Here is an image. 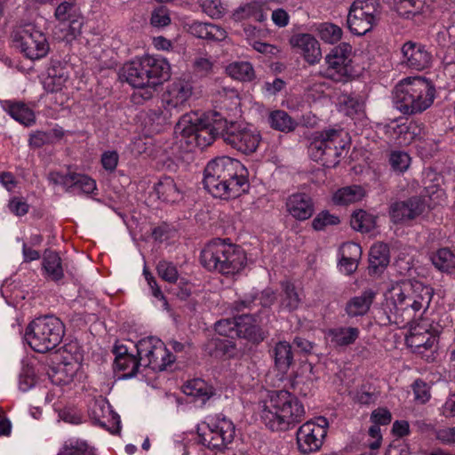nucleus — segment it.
Returning a JSON list of instances; mask_svg holds the SVG:
<instances>
[{"label":"nucleus","mask_w":455,"mask_h":455,"mask_svg":"<svg viewBox=\"0 0 455 455\" xmlns=\"http://www.w3.org/2000/svg\"><path fill=\"white\" fill-rule=\"evenodd\" d=\"M64 332V324L60 318L44 315L29 323L25 332V339L35 351L45 353L60 343Z\"/></svg>","instance_id":"8"},{"label":"nucleus","mask_w":455,"mask_h":455,"mask_svg":"<svg viewBox=\"0 0 455 455\" xmlns=\"http://www.w3.org/2000/svg\"><path fill=\"white\" fill-rule=\"evenodd\" d=\"M380 18L379 4L377 0H355L347 15V27L356 35L363 36L376 26Z\"/></svg>","instance_id":"12"},{"label":"nucleus","mask_w":455,"mask_h":455,"mask_svg":"<svg viewBox=\"0 0 455 455\" xmlns=\"http://www.w3.org/2000/svg\"><path fill=\"white\" fill-rule=\"evenodd\" d=\"M51 140V135L46 132L38 131L30 135L29 144L34 148H41Z\"/></svg>","instance_id":"62"},{"label":"nucleus","mask_w":455,"mask_h":455,"mask_svg":"<svg viewBox=\"0 0 455 455\" xmlns=\"http://www.w3.org/2000/svg\"><path fill=\"white\" fill-rule=\"evenodd\" d=\"M109 411V405L104 400L95 401L91 407V415L100 425L106 424L103 419Z\"/></svg>","instance_id":"52"},{"label":"nucleus","mask_w":455,"mask_h":455,"mask_svg":"<svg viewBox=\"0 0 455 455\" xmlns=\"http://www.w3.org/2000/svg\"><path fill=\"white\" fill-rule=\"evenodd\" d=\"M435 88L432 82L421 77H409L397 84L393 91L395 108L403 115L424 112L434 102Z\"/></svg>","instance_id":"4"},{"label":"nucleus","mask_w":455,"mask_h":455,"mask_svg":"<svg viewBox=\"0 0 455 455\" xmlns=\"http://www.w3.org/2000/svg\"><path fill=\"white\" fill-rule=\"evenodd\" d=\"M411 158L409 155L402 151H394L390 154L389 163L394 171L403 172L410 165Z\"/></svg>","instance_id":"50"},{"label":"nucleus","mask_w":455,"mask_h":455,"mask_svg":"<svg viewBox=\"0 0 455 455\" xmlns=\"http://www.w3.org/2000/svg\"><path fill=\"white\" fill-rule=\"evenodd\" d=\"M173 116L175 114L167 106L163 105L161 108L149 109L147 112V118L152 124H156V127L168 124Z\"/></svg>","instance_id":"46"},{"label":"nucleus","mask_w":455,"mask_h":455,"mask_svg":"<svg viewBox=\"0 0 455 455\" xmlns=\"http://www.w3.org/2000/svg\"><path fill=\"white\" fill-rule=\"evenodd\" d=\"M48 180L53 185L61 186L67 190L76 188L79 191L90 194L96 189V182L87 175L68 172L62 173L60 172H51Z\"/></svg>","instance_id":"20"},{"label":"nucleus","mask_w":455,"mask_h":455,"mask_svg":"<svg viewBox=\"0 0 455 455\" xmlns=\"http://www.w3.org/2000/svg\"><path fill=\"white\" fill-rule=\"evenodd\" d=\"M288 212L298 220L309 219L314 212L313 202L305 193H296L290 196L286 202Z\"/></svg>","instance_id":"24"},{"label":"nucleus","mask_w":455,"mask_h":455,"mask_svg":"<svg viewBox=\"0 0 455 455\" xmlns=\"http://www.w3.org/2000/svg\"><path fill=\"white\" fill-rule=\"evenodd\" d=\"M339 220L337 216L330 214L328 212H320L312 222V226L315 230H323L328 226L337 225Z\"/></svg>","instance_id":"51"},{"label":"nucleus","mask_w":455,"mask_h":455,"mask_svg":"<svg viewBox=\"0 0 455 455\" xmlns=\"http://www.w3.org/2000/svg\"><path fill=\"white\" fill-rule=\"evenodd\" d=\"M304 416L303 404L286 390L272 391L260 412L262 422L271 431H286L303 420Z\"/></svg>","instance_id":"3"},{"label":"nucleus","mask_w":455,"mask_h":455,"mask_svg":"<svg viewBox=\"0 0 455 455\" xmlns=\"http://www.w3.org/2000/svg\"><path fill=\"white\" fill-rule=\"evenodd\" d=\"M10 211L17 216L25 215L29 209L28 204L26 201L20 197H14L9 202Z\"/></svg>","instance_id":"58"},{"label":"nucleus","mask_w":455,"mask_h":455,"mask_svg":"<svg viewBox=\"0 0 455 455\" xmlns=\"http://www.w3.org/2000/svg\"><path fill=\"white\" fill-rule=\"evenodd\" d=\"M204 185L214 197L235 198L249 188L248 171L236 159L226 156H219L205 166Z\"/></svg>","instance_id":"1"},{"label":"nucleus","mask_w":455,"mask_h":455,"mask_svg":"<svg viewBox=\"0 0 455 455\" xmlns=\"http://www.w3.org/2000/svg\"><path fill=\"white\" fill-rule=\"evenodd\" d=\"M376 297V292L371 289L363 291L360 295L351 298L345 307V312L349 317L364 315L370 310Z\"/></svg>","instance_id":"26"},{"label":"nucleus","mask_w":455,"mask_h":455,"mask_svg":"<svg viewBox=\"0 0 455 455\" xmlns=\"http://www.w3.org/2000/svg\"><path fill=\"white\" fill-rule=\"evenodd\" d=\"M425 210V202L413 196L405 201L395 202L390 205L389 214L393 222L403 223L414 220Z\"/></svg>","instance_id":"21"},{"label":"nucleus","mask_w":455,"mask_h":455,"mask_svg":"<svg viewBox=\"0 0 455 455\" xmlns=\"http://www.w3.org/2000/svg\"><path fill=\"white\" fill-rule=\"evenodd\" d=\"M235 425L223 415H219L212 423H202L197 427L198 442L214 450L224 448L235 437Z\"/></svg>","instance_id":"11"},{"label":"nucleus","mask_w":455,"mask_h":455,"mask_svg":"<svg viewBox=\"0 0 455 455\" xmlns=\"http://www.w3.org/2000/svg\"><path fill=\"white\" fill-rule=\"evenodd\" d=\"M36 384L35 371L31 367L22 369L19 379V388L26 392Z\"/></svg>","instance_id":"53"},{"label":"nucleus","mask_w":455,"mask_h":455,"mask_svg":"<svg viewBox=\"0 0 455 455\" xmlns=\"http://www.w3.org/2000/svg\"><path fill=\"white\" fill-rule=\"evenodd\" d=\"M389 249L384 243H374L369 254V270L373 274L381 272L389 263Z\"/></svg>","instance_id":"30"},{"label":"nucleus","mask_w":455,"mask_h":455,"mask_svg":"<svg viewBox=\"0 0 455 455\" xmlns=\"http://www.w3.org/2000/svg\"><path fill=\"white\" fill-rule=\"evenodd\" d=\"M340 111L348 116L363 112L364 102L356 95L343 94L339 98Z\"/></svg>","instance_id":"44"},{"label":"nucleus","mask_w":455,"mask_h":455,"mask_svg":"<svg viewBox=\"0 0 455 455\" xmlns=\"http://www.w3.org/2000/svg\"><path fill=\"white\" fill-rule=\"evenodd\" d=\"M351 227L359 232L368 233L376 226V217L363 210H359L351 217Z\"/></svg>","instance_id":"41"},{"label":"nucleus","mask_w":455,"mask_h":455,"mask_svg":"<svg viewBox=\"0 0 455 455\" xmlns=\"http://www.w3.org/2000/svg\"><path fill=\"white\" fill-rule=\"evenodd\" d=\"M171 22V19L164 8L156 9L151 15V24L154 27H165Z\"/></svg>","instance_id":"57"},{"label":"nucleus","mask_w":455,"mask_h":455,"mask_svg":"<svg viewBox=\"0 0 455 455\" xmlns=\"http://www.w3.org/2000/svg\"><path fill=\"white\" fill-rule=\"evenodd\" d=\"M213 67V62L209 58L199 57L194 61V68L197 74L200 76L208 75Z\"/></svg>","instance_id":"59"},{"label":"nucleus","mask_w":455,"mask_h":455,"mask_svg":"<svg viewBox=\"0 0 455 455\" xmlns=\"http://www.w3.org/2000/svg\"><path fill=\"white\" fill-rule=\"evenodd\" d=\"M170 71L165 59L146 55L124 64L121 76L133 87H155L170 77Z\"/></svg>","instance_id":"7"},{"label":"nucleus","mask_w":455,"mask_h":455,"mask_svg":"<svg viewBox=\"0 0 455 455\" xmlns=\"http://www.w3.org/2000/svg\"><path fill=\"white\" fill-rule=\"evenodd\" d=\"M234 16L236 20L251 19L259 22H263L267 19L264 4L259 2H252L239 7Z\"/></svg>","instance_id":"37"},{"label":"nucleus","mask_w":455,"mask_h":455,"mask_svg":"<svg viewBox=\"0 0 455 455\" xmlns=\"http://www.w3.org/2000/svg\"><path fill=\"white\" fill-rule=\"evenodd\" d=\"M136 348L142 366L148 367L154 371H164L175 360L164 343L156 337L141 339L136 344Z\"/></svg>","instance_id":"13"},{"label":"nucleus","mask_w":455,"mask_h":455,"mask_svg":"<svg viewBox=\"0 0 455 455\" xmlns=\"http://www.w3.org/2000/svg\"><path fill=\"white\" fill-rule=\"evenodd\" d=\"M236 338H243L253 342H259L263 339L262 333L255 316L243 314L237 317Z\"/></svg>","instance_id":"29"},{"label":"nucleus","mask_w":455,"mask_h":455,"mask_svg":"<svg viewBox=\"0 0 455 455\" xmlns=\"http://www.w3.org/2000/svg\"><path fill=\"white\" fill-rule=\"evenodd\" d=\"M158 197L168 203H174L180 198V191L171 177L163 178L156 186Z\"/></svg>","instance_id":"39"},{"label":"nucleus","mask_w":455,"mask_h":455,"mask_svg":"<svg viewBox=\"0 0 455 455\" xmlns=\"http://www.w3.org/2000/svg\"><path fill=\"white\" fill-rule=\"evenodd\" d=\"M392 415L385 408H378L371 412V420L373 424L380 426L388 425L391 422Z\"/></svg>","instance_id":"55"},{"label":"nucleus","mask_w":455,"mask_h":455,"mask_svg":"<svg viewBox=\"0 0 455 455\" xmlns=\"http://www.w3.org/2000/svg\"><path fill=\"white\" fill-rule=\"evenodd\" d=\"M274 358L276 368L286 372L293 363L294 353L291 344L287 341H280L274 347Z\"/></svg>","instance_id":"33"},{"label":"nucleus","mask_w":455,"mask_h":455,"mask_svg":"<svg viewBox=\"0 0 455 455\" xmlns=\"http://www.w3.org/2000/svg\"><path fill=\"white\" fill-rule=\"evenodd\" d=\"M403 62L410 68L423 70L432 61V53L421 44L407 42L402 47Z\"/></svg>","instance_id":"22"},{"label":"nucleus","mask_w":455,"mask_h":455,"mask_svg":"<svg viewBox=\"0 0 455 455\" xmlns=\"http://www.w3.org/2000/svg\"><path fill=\"white\" fill-rule=\"evenodd\" d=\"M58 455H96L86 441L72 438L68 440Z\"/></svg>","instance_id":"43"},{"label":"nucleus","mask_w":455,"mask_h":455,"mask_svg":"<svg viewBox=\"0 0 455 455\" xmlns=\"http://www.w3.org/2000/svg\"><path fill=\"white\" fill-rule=\"evenodd\" d=\"M413 390L415 394V399L421 403H424L428 401L430 395L427 388V386L422 381H415L413 386Z\"/></svg>","instance_id":"63"},{"label":"nucleus","mask_w":455,"mask_h":455,"mask_svg":"<svg viewBox=\"0 0 455 455\" xmlns=\"http://www.w3.org/2000/svg\"><path fill=\"white\" fill-rule=\"evenodd\" d=\"M285 83L280 78H275L273 81H266L263 89L268 95H275L284 87Z\"/></svg>","instance_id":"64"},{"label":"nucleus","mask_w":455,"mask_h":455,"mask_svg":"<svg viewBox=\"0 0 455 455\" xmlns=\"http://www.w3.org/2000/svg\"><path fill=\"white\" fill-rule=\"evenodd\" d=\"M268 124L271 128L283 132L295 130L297 123L283 110H274L268 115Z\"/></svg>","instance_id":"36"},{"label":"nucleus","mask_w":455,"mask_h":455,"mask_svg":"<svg viewBox=\"0 0 455 455\" xmlns=\"http://www.w3.org/2000/svg\"><path fill=\"white\" fill-rule=\"evenodd\" d=\"M221 128L224 129L223 140L243 154L255 152L261 140L257 130L237 122L226 121Z\"/></svg>","instance_id":"15"},{"label":"nucleus","mask_w":455,"mask_h":455,"mask_svg":"<svg viewBox=\"0 0 455 455\" xmlns=\"http://www.w3.org/2000/svg\"><path fill=\"white\" fill-rule=\"evenodd\" d=\"M342 134L341 130L334 129L316 132L309 146L311 157L328 168L335 167L345 150Z\"/></svg>","instance_id":"9"},{"label":"nucleus","mask_w":455,"mask_h":455,"mask_svg":"<svg viewBox=\"0 0 455 455\" xmlns=\"http://www.w3.org/2000/svg\"><path fill=\"white\" fill-rule=\"evenodd\" d=\"M116 355L115 366L116 370L124 371V378H132L136 375L138 369L141 366L140 359L135 355L129 354L124 346L116 347L114 349Z\"/></svg>","instance_id":"25"},{"label":"nucleus","mask_w":455,"mask_h":455,"mask_svg":"<svg viewBox=\"0 0 455 455\" xmlns=\"http://www.w3.org/2000/svg\"><path fill=\"white\" fill-rule=\"evenodd\" d=\"M227 120H216L214 124L203 118L197 112L184 114L175 126V133L180 137L189 150L195 148H204L211 145L217 136L223 138L222 124Z\"/></svg>","instance_id":"6"},{"label":"nucleus","mask_w":455,"mask_h":455,"mask_svg":"<svg viewBox=\"0 0 455 455\" xmlns=\"http://www.w3.org/2000/svg\"><path fill=\"white\" fill-rule=\"evenodd\" d=\"M361 254L362 248L355 243H345L340 247V255L344 259H359Z\"/></svg>","instance_id":"54"},{"label":"nucleus","mask_w":455,"mask_h":455,"mask_svg":"<svg viewBox=\"0 0 455 455\" xmlns=\"http://www.w3.org/2000/svg\"><path fill=\"white\" fill-rule=\"evenodd\" d=\"M43 269L47 278L58 282L64 276L61 259L56 251H45L43 258Z\"/></svg>","instance_id":"32"},{"label":"nucleus","mask_w":455,"mask_h":455,"mask_svg":"<svg viewBox=\"0 0 455 455\" xmlns=\"http://www.w3.org/2000/svg\"><path fill=\"white\" fill-rule=\"evenodd\" d=\"M319 35L324 42L335 44L341 39L342 29L335 24L323 23L319 27Z\"/></svg>","instance_id":"47"},{"label":"nucleus","mask_w":455,"mask_h":455,"mask_svg":"<svg viewBox=\"0 0 455 455\" xmlns=\"http://www.w3.org/2000/svg\"><path fill=\"white\" fill-rule=\"evenodd\" d=\"M352 46L341 43L325 57L326 68L323 76L335 82L346 81L352 74Z\"/></svg>","instance_id":"16"},{"label":"nucleus","mask_w":455,"mask_h":455,"mask_svg":"<svg viewBox=\"0 0 455 455\" xmlns=\"http://www.w3.org/2000/svg\"><path fill=\"white\" fill-rule=\"evenodd\" d=\"M101 164L105 170L113 172L118 164V154L116 151H107L101 156Z\"/></svg>","instance_id":"60"},{"label":"nucleus","mask_w":455,"mask_h":455,"mask_svg":"<svg viewBox=\"0 0 455 455\" xmlns=\"http://www.w3.org/2000/svg\"><path fill=\"white\" fill-rule=\"evenodd\" d=\"M366 193L363 187L353 185L339 188L333 195V202L339 205H347L361 201Z\"/></svg>","instance_id":"35"},{"label":"nucleus","mask_w":455,"mask_h":455,"mask_svg":"<svg viewBox=\"0 0 455 455\" xmlns=\"http://www.w3.org/2000/svg\"><path fill=\"white\" fill-rule=\"evenodd\" d=\"M328 421L319 417L316 421H307L297 431V443L302 453L318 451L327 435Z\"/></svg>","instance_id":"17"},{"label":"nucleus","mask_w":455,"mask_h":455,"mask_svg":"<svg viewBox=\"0 0 455 455\" xmlns=\"http://www.w3.org/2000/svg\"><path fill=\"white\" fill-rule=\"evenodd\" d=\"M438 323L423 320L411 329L410 335L406 337V344L413 353L425 356L429 360L436 347L437 338L442 331Z\"/></svg>","instance_id":"14"},{"label":"nucleus","mask_w":455,"mask_h":455,"mask_svg":"<svg viewBox=\"0 0 455 455\" xmlns=\"http://www.w3.org/2000/svg\"><path fill=\"white\" fill-rule=\"evenodd\" d=\"M211 24L212 23L194 21L189 25L188 30L193 36L198 38L209 39Z\"/></svg>","instance_id":"56"},{"label":"nucleus","mask_w":455,"mask_h":455,"mask_svg":"<svg viewBox=\"0 0 455 455\" xmlns=\"http://www.w3.org/2000/svg\"><path fill=\"white\" fill-rule=\"evenodd\" d=\"M237 317L226 318L218 321L215 323V331L221 336L229 337L231 339L236 338L237 331Z\"/></svg>","instance_id":"48"},{"label":"nucleus","mask_w":455,"mask_h":455,"mask_svg":"<svg viewBox=\"0 0 455 455\" xmlns=\"http://www.w3.org/2000/svg\"><path fill=\"white\" fill-rule=\"evenodd\" d=\"M14 46L28 59L35 60L47 55L50 50L45 35L33 24L17 27L12 34Z\"/></svg>","instance_id":"10"},{"label":"nucleus","mask_w":455,"mask_h":455,"mask_svg":"<svg viewBox=\"0 0 455 455\" xmlns=\"http://www.w3.org/2000/svg\"><path fill=\"white\" fill-rule=\"evenodd\" d=\"M4 110L16 121L27 126L35 123V115L32 109L22 102L5 101Z\"/></svg>","instance_id":"34"},{"label":"nucleus","mask_w":455,"mask_h":455,"mask_svg":"<svg viewBox=\"0 0 455 455\" xmlns=\"http://www.w3.org/2000/svg\"><path fill=\"white\" fill-rule=\"evenodd\" d=\"M360 331L356 327H337L325 333V339L334 347L349 346L358 339Z\"/></svg>","instance_id":"28"},{"label":"nucleus","mask_w":455,"mask_h":455,"mask_svg":"<svg viewBox=\"0 0 455 455\" xmlns=\"http://www.w3.org/2000/svg\"><path fill=\"white\" fill-rule=\"evenodd\" d=\"M182 391L186 395L194 397L196 402H200L202 404L216 395V389L201 379L188 381L183 385Z\"/></svg>","instance_id":"27"},{"label":"nucleus","mask_w":455,"mask_h":455,"mask_svg":"<svg viewBox=\"0 0 455 455\" xmlns=\"http://www.w3.org/2000/svg\"><path fill=\"white\" fill-rule=\"evenodd\" d=\"M435 437L444 444L455 443V427L436 430Z\"/></svg>","instance_id":"61"},{"label":"nucleus","mask_w":455,"mask_h":455,"mask_svg":"<svg viewBox=\"0 0 455 455\" xmlns=\"http://www.w3.org/2000/svg\"><path fill=\"white\" fill-rule=\"evenodd\" d=\"M55 18L61 23L65 35L62 39L71 42L80 35L84 25V17L79 8L71 2L60 4L54 12Z\"/></svg>","instance_id":"19"},{"label":"nucleus","mask_w":455,"mask_h":455,"mask_svg":"<svg viewBox=\"0 0 455 455\" xmlns=\"http://www.w3.org/2000/svg\"><path fill=\"white\" fill-rule=\"evenodd\" d=\"M292 48L299 52L310 65L316 64L322 58L319 42L310 34H296L290 39Z\"/></svg>","instance_id":"23"},{"label":"nucleus","mask_w":455,"mask_h":455,"mask_svg":"<svg viewBox=\"0 0 455 455\" xmlns=\"http://www.w3.org/2000/svg\"><path fill=\"white\" fill-rule=\"evenodd\" d=\"M194 94L191 80L177 78L170 83L162 95L163 106H167L175 115L182 111Z\"/></svg>","instance_id":"18"},{"label":"nucleus","mask_w":455,"mask_h":455,"mask_svg":"<svg viewBox=\"0 0 455 455\" xmlns=\"http://www.w3.org/2000/svg\"><path fill=\"white\" fill-rule=\"evenodd\" d=\"M394 132L397 134L398 144L408 145L418 139L420 128L416 124H399L394 128Z\"/></svg>","instance_id":"45"},{"label":"nucleus","mask_w":455,"mask_h":455,"mask_svg":"<svg viewBox=\"0 0 455 455\" xmlns=\"http://www.w3.org/2000/svg\"><path fill=\"white\" fill-rule=\"evenodd\" d=\"M282 289L281 307L288 311L297 309L301 302V298L295 286L290 282H283Z\"/></svg>","instance_id":"42"},{"label":"nucleus","mask_w":455,"mask_h":455,"mask_svg":"<svg viewBox=\"0 0 455 455\" xmlns=\"http://www.w3.org/2000/svg\"><path fill=\"white\" fill-rule=\"evenodd\" d=\"M430 259L433 265L442 272H450L455 268V254L448 248L439 249Z\"/></svg>","instance_id":"40"},{"label":"nucleus","mask_w":455,"mask_h":455,"mask_svg":"<svg viewBox=\"0 0 455 455\" xmlns=\"http://www.w3.org/2000/svg\"><path fill=\"white\" fill-rule=\"evenodd\" d=\"M433 290L417 280L404 279L393 283L386 293L385 323H398L402 312L426 310L431 302Z\"/></svg>","instance_id":"2"},{"label":"nucleus","mask_w":455,"mask_h":455,"mask_svg":"<svg viewBox=\"0 0 455 455\" xmlns=\"http://www.w3.org/2000/svg\"><path fill=\"white\" fill-rule=\"evenodd\" d=\"M47 73L48 77L45 84L52 92L61 90L69 78L68 68L63 66L60 61L52 62Z\"/></svg>","instance_id":"31"},{"label":"nucleus","mask_w":455,"mask_h":455,"mask_svg":"<svg viewBox=\"0 0 455 455\" xmlns=\"http://www.w3.org/2000/svg\"><path fill=\"white\" fill-rule=\"evenodd\" d=\"M227 74L234 79L249 82L254 79L255 71L248 61H235L226 68Z\"/></svg>","instance_id":"38"},{"label":"nucleus","mask_w":455,"mask_h":455,"mask_svg":"<svg viewBox=\"0 0 455 455\" xmlns=\"http://www.w3.org/2000/svg\"><path fill=\"white\" fill-rule=\"evenodd\" d=\"M159 276L164 281L173 283H176L179 277L176 266L172 262L161 260L156 267Z\"/></svg>","instance_id":"49"},{"label":"nucleus","mask_w":455,"mask_h":455,"mask_svg":"<svg viewBox=\"0 0 455 455\" xmlns=\"http://www.w3.org/2000/svg\"><path fill=\"white\" fill-rule=\"evenodd\" d=\"M200 261L209 271L221 275H235L246 264L244 251L238 245L220 238L208 243L202 250Z\"/></svg>","instance_id":"5"}]
</instances>
